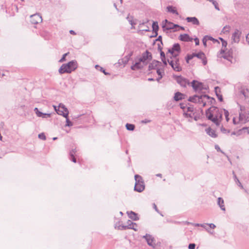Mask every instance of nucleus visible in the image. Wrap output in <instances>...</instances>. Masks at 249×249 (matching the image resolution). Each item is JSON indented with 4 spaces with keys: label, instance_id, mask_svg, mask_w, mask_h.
<instances>
[{
    "label": "nucleus",
    "instance_id": "3c124183",
    "mask_svg": "<svg viewBox=\"0 0 249 249\" xmlns=\"http://www.w3.org/2000/svg\"><path fill=\"white\" fill-rule=\"evenodd\" d=\"M212 3L213 5V6H214V8H215V9H216L218 11L220 10V8L219 7L218 3V2L216 0H214Z\"/></svg>",
    "mask_w": 249,
    "mask_h": 249
},
{
    "label": "nucleus",
    "instance_id": "4468645a",
    "mask_svg": "<svg viewBox=\"0 0 249 249\" xmlns=\"http://www.w3.org/2000/svg\"><path fill=\"white\" fill-rule=\"evenodd\" d=\"M186 97V94L182 93L179 91H177L175 93L173 99L176 102H178L183 99H185Z\"/></svg>",
    "mask_w": 249,
    "mask_h": 249
},
{
    "label": "nucleus",
    "instance_id": "6ab92c4d",
    "mask_svg": "<svg viewBox=\"0 0 249 249\" xmlns=\"http://www.w3.org/2000/svg\"><path fill=\"white\" fill-rule=\"evenodd\" d=\"M126 213L128 217L134 221H138L140 219L138 213L132 211H127Z\"/></svg>",
    "mask_w": 249,
    "mask_h": 249
},
{
    "label": "nucleus",
    "instance_id": "5701e85b",
    "mask_svg": "<svg viewBox=\"0 0 249 249\" xmlns=\"http://www.w3.org/2000/svg\"><path fill=\"white\" fill-rule=\"evenodd\" d=\"M186 20L188 22H191L193 25H199V21L198 19L195 17H187Z\"/></svg>",
    "mask_w": 249,
    "mask_h": 249
},
{
    "label": "nucleus",
    "instance_id": "a18cd8bd",
    "mask_svg": "<svg viewBox=\"0 0 249 249\" xmlns=\"http://www.w3.org/2000/svg\"><path fill=\"white\" fill-rule=\"evenodd\" d=\"M216 103V101L213 97H211V99L209 100L208 104L210 105H215Z\"/></svg>",
    "mask_w": 249,
    "mask_h": 249
},
{
    "label": "nucleus",
    "instance_id": "7c9ffc66",
    "mask_svg": "<svg viewBox=\"0 0 249 249\" xmlns=\"http://www.w3.org/2000/svg\"><path fill=\"white\" fill-rule=\"evenodd\" d=\"M152 28L153 33H158L159 29L158 22L156 21H153Z\"/></svg>",
    "mask_w": 249,
    "mask_h": 249
},
{
    "label": "nucleus",
    "instance_id": "f3484780",
    "mask_svg": "<svg viewBox=\"0 0 249 249\" xmlns=\"http://www.w3.org/2000/svg\"><path fill=\"white\" fill-rule=\"evenodd\" d=\"M178 39L180 41L184 42H192L193 40V38L190 37V36L187 34L180 35L178 37Z\"/></svg>",
    "mask_w": 249,
    "mask_h": 249
},
{
    "label": "nucleus",
    "instance_id": "f03ea898",
    "mask_svg": "<svg viewBox=\"0 0 249 249\" xmlns=\"http://www.w3.org/2000/svg\"><path fill=\"white\" fill-rule=\"evenodd\" d=\"M78 67L76 60H72L67 63L63 64L58 70L60 74L64 73H71L74 71Z\"/></svg>",
    "mask_w": 249,
    "mask_h": 249
},
{
    "label": "nucleus",
    "instance_id": "ea45409f",
    "mask_svg": "<svg viewBox=\"0 0 249 249\" xmlns=\"http://www.w3.org/2000/svg\"><path fill=\"white\" fill-rule=\"evenodd\" d=\"M180 53H177V52L174 53H173L171 54V56H169L170 59L179 58L178 56Z\"/></svg>",
    "mask_w": 249,
    "mask_h": 249
},
{
    "label": "nucleus",
    "instance_id": "c85d7f7f",
    "mask_svg": "<svg viewBox=\"0 0 249 249\" xmlns=\"http://www.w3.org/2000/svg\"><path fill=\"white\" fill-rule=\"evenodd\" d=\"M135 183V185H137L138 184L143 183L144 181L142 179V178L139 175L136 174L134 176Z\"/></svg>",
    "mask_w": 249,
    "mask_h": 249
},
{
    "label": "nucleus",
    "instance_id": "f704fd0d",
    "mask_svg": "<svg viewBox=\"0 0 249 249\" xmlns=\"http://www.w3.org/2000/svg\"><path fill=\"white\" fill-rule=\"evenodd\" d=\"M233 178L234 179L235 182L236 183L237 185L241 187V188L243 189V186L242 185L241 183L240 182L238 178H237L236 175L235 174L234 172L233 171Z\"/></svg>",
    "mask_w": 249,
    "mask_h": 249
},
{
    "label": "nucleus",
    "instance_id": "473e14b6",
    "mask_svg": "<svg viewBox=\"0 0 249 249\" xmlns=\"http://www.w3.org/2000/svg\"><path fill=\"white\" fill-rule=\"evenodd\" d=\"M243 132H247V133L249 135V128L248 127H243L242 128L239 129L237 131L238 135H241Z\"/></svg>",
    "mask_w": 249,
    "mask_h": 249
},
{
    "label": "nucleus",
    "instance_id": "79ce46f5",
    "mask_svg": "<svg viewBox=\"0 0 249 249\" xmlns=\"http://www.w3.org/2000/svg\"><path fill=\"white\" fill-rule=\"evenodd\" d=\"M149 20L148 19H146L145 20H143L142 21H140V24L139 25V28H141L142 25H145V24L149 22Z\"/></svg>",
    "mask_w": 249,
    "mask_h": 249
},
{
    "label": "nucleus",
    "instance_id": "4c0bfd02",
    "mask_svg": "<svg viewBox=\"0 0 249 249\" xmlns=\"http://www.w3.org/2000/svg\"><path fill=\"white\" fill-rule=\"evenodd\" d=\"M66 118V124L65 126L70 127L73 125V123L70 120L69 115L68 117H65Z\"/></svg>",
    "mask_w": 249,
    "mask_h": 249
},
{
    "label": "nucleus",
    "instance_id": "7ed1b4c3",
    "mask_svg": "<svg viewBox=\"0 0 249 249\" xmlns=\"http://www.w3.org/2000/svg\"><path fill=\"white\" fill-rule=\"evenodd\" d=\"M195 57L201 59L202 64L204 66H205L207 64V59L205 54L202 51H200L197 53H193L191 54L188 53L185 57V60L187 64L190 63V61L193 59Z\"/></svg>",
    "mask_w": 249,
    "mask_h": 249
},
{
    "label": "nucleus",
    "instance_id": "e433bc0d",
    "mask_svg": "<svg viewBox=\"0 0 249 249\" xmlns=\"http://www.w3.org/2000/svg\"><path fill=\"white\" fill-rule=\"evenodd\" d=\"M239 120L240 121H243L244 120H245L244 123H246L247 122H246V116L245 115V112H241L239 113Z\"/></svg>",
    "mask_w": 249,
    "mask_h": 249
},
{
    "label": "nucleus",
    "instance_id": "cd10ccee",
    "mask_svg": "<svg viewBox=\"0 0 249 249\" xmlns=\"http://www.w3.org/2000/svg\"><path fill=\"white\" fill-rule=\"evenodd\" d=\"M167 10L168 12L175 14L176 15H179L176 8L172 5H168L167 7Z\"/></svg>",
    "mask_w": 249,
    "mask_h": 249
},
{
    "label": "nucleus",
    "instance_id": "13d9d810",
    "mask_svg": "<svg viewBox=\"0 0 249 249\" xmlns=\"http://www.w3.org/2000/svg\"><path fill=\"white\" fill-rule=\"evenodd\" d=\"M214 92L215 93V95H216V94L220 93L221 89L218 86L214 87Z\"/></svg>",
    "mask_w": 249,
    "mask_h": 249
},
{
    "label": "nucleus",
    "instance_id": "e2e57ef3",
    "mask_svg": "<svg viewBox=\"0 0 249 249\" xmlns=\"http://www.w3.org/2000/svg\"><path fill=\"white\" fill-rule=\"evenodd\" d=\"M202 118V116L199 114L198 115H196L194 117V119L195 121H197L198 120L201 119Z\"/></svg>",
    "mask_w": 249,
    "mask_h": 249
},
{
    "label": "nucleus",
    "instance_id": "72a5a7b5",
    "mask_svg": "<svg viewBox=\"0 0 249 249\" xmlns=\"http://www.w3.org/2000/svg\"><path fill=\"white\" fill-rule=\"evenodd\" d=\"M125 127L127 130L133 131L135 128V125L132 124L126 123Z\"/></svg>",
    "mask_w": 249,
    "mask_h": 249
},
{
    "label": "nucleus",
    "instance_id": "ddd939ff",
    "mask_svg": "<svg viewBox=\"0 0 249 249\" xmlns=\"http://www.w3.org/2000/svg\"><path fill=\"white\" fill-rule=\"evenodd\" d=\"M42 22V18L39 13L32 14V24H37Z\"/></svg>",
    "mask_w": 249,
    "mask_h": 249
},
{
    "label": "nucleus",
    "instance_id": "c9c22d12",
    "mask_svg": "<svg viewBox=\"0 0 249 249\" xmlns=\"http://www.w3.org/2000/svg\"><path fill=\"white\" fill-rule=\"evenodd\" d=\"M156 72L159 76H163L164 75V70L163 68H157L156 69Z\"/></svg>",
    "mask_w": 249,
    "mask_h": 249
},
{
    "label": "nucleus",
    "instance_id": "412c9836",
    "mask_svg": "<svg viewBox=\"0 0 249 249\" xmlns=\"http://www.w3.org/2000/svg\"><path fill=\"white\" fill-rule=\"evenodd\" d=\"M205 131L207 134L212 138H215L218 136L217 134L216 133L215 131L213 130L210 127H209L208 128H206L205 129Z\"/></svg>",
    "mask_w": 249,
    "mask_h": 249
},
{
    "label": "nucleus",
    "instance_id": "69168bd1",
    "mask_svg": "<svg viewBox=\"0 0 249 249\" xmlns=\"http://www.w3.org/2000/svg\"><path fill=\"white\" fill-rule=\"evenodd\" d=\"M74 118L78 119H83L85 117V115L84 114H80V115H77V116H74Z\"/></svg>",
    "mask_w": 249,
    "mask_h": 249
},
{
    "label": "nucleus",
    "instance_id": "dca6fc26",
    "mask_svg": "<svg viewBox=\"0 0 249 249\" xmlns=\"http://www.w3.org/2000/svg\"><path fill=\"white\" fill-rule=\"evenodd\" d=\"M34 111L36 116L38 117H41L42 118H47L49 117H51V113H43L41 111H40L37 107H35L34 108Z\"/></svg>",
    "mask_w": 249,
    "mask_h": 249
},
{
    "label": "nucleus",
    "instance_id": "8fccbe9b",
    "mask_svg": "<svg viewBox=\"0 0 249 249\" xmlns=\"http://www.w3.org/2000/svg\"><path fill=\"white\" fill-rule=\"evenodd\" d=\"M153 208L155 209V210L158 213H159L161 216H163V215L162 214V213L159 210V209H158L156 205L155 204V203H153Z\"/></svg>",
    "mask_w": 249,
    "mask_h": 249
},
{
    "label": "nucleus",
    "instance_id": "aec40b11",
    "mask_svg": "<svg viewBox=\"0 0 249 249\" xmlns=\"http://www.w3.org/2000/svg\"><path fill=\"white\" fill-rule=\"evenodd\" d=\"M241 32L237 29H236L232 35V39L234 42H238L240 40V35Z\"/></svg>",
    "mask_w": 249,
    "mask_h": 249
},
{
    "label": "nucleus",
    "instance_id": "de8ad7c7",
    "mask_svg": "<svg viewBox=\"0 0 249 249\" xmlns=\"http://www.w3.org/2000/svg\"><path fill=\"white\" fill-rule=\"evenodd\" d=\"M207 35L205 36L202 38V43L204 47H207V41L208 40L207 39Z\"/></svg>",
    "mask_w": 249,
    "mask_h": 249
},
{
    "label": "nucleus",
    "instance_id": "5fc2aeb1",
    "mask_svg": "<svg viewBox=\"0 0 249 249\" xmlns=\"http://www.w3.org/2000/svg\"><path fill=\"white\" fill-rule=\"evenodd\" d=\"M160 53V57L161 59H164L166 58L165 54L163 51H159Z\"/></svg>",
    "mask_w": 249,
    "mask_h": 249
},
{
    "label": "nucleus",
    "instance_id": "b1692460",
    "mask_svg": "<svg viewBox=\"0 0 249 249\" xmlns=\"http://www.w3.org/2000/svg\"><path fill=\"white\" fill-rule=\"evenodd\" d=\"M145 189V185L144 183L141 184H138L137 185H135L134 188V190L135 192L141 193Z\"/></svg>",
    "mask_w": 249,
    "mask_h": 249
},
{
    "label": "nucleus",
    "instance_id": "0e129e2a",
    "mask_svg": "<svg viewBox=\"0 0 249 249\" xmlns=\"http://www.w3.org/2000/svg\"><path fill=\"white\" fill-rule=\"evenodd\" d=\"M245 115L246 116V122L249 121V110L245 111Z\"/></svg>",
    "mask_w": 249,
    "mask_h": 249
},
{
    "label": "nucleus",
    "instance_id": "2eb2a0df",
    "mask_svg": "<svg viewBox=\"0 0 249 249\" xmlns=\"http://www.w3.org/2000/svg\"><path fill=\"white\" fill-rule=\"evenodd\" d=\"M161 65V63L160 61L154 59L152 60L151 63L149 64L148 70L150 71L152 70H156L158 66Z\"/></svg>",
    "mask_w": 249,
    "mask_h": 249
},
{
    "label": "nucleus",
    "instance_id": "39448f33",
    "mask_svg": "<svg viewBox=\"0 0 249 249\" xmlns=\"http://www.w3.org/2000/svg\"><path fill=\"white\" fill-rule=\"evenodd\" d=\"M173 78L176 80L177 83L181 87L186 88L187 85L191 86V82L189 80L182 75H173Z\"/></svg>",
    "mask_w": 249,
    "mask_h": 249
},
{
    "label": "nucleus",
    "instance_id": "338daca9",
    "mask_svg": "<svg viewBox=\"0 0 249 249\" xmlns=\"http://www.w3.org/2000/svg\"><path fill=\"white\" fill-rule=\"evenodd\" d=\"M194 111V107L193 106H190L187 107V112H193Z\"/></svg>",
    "mask_w": 249,
    "mask_h": 249
},
{
    "label": "nucleus",
    "instance_id": "052dcab7",
    "mask_svg": "<svg viewBox=\"0 0 249 249\" xmlns=\"http://www.w3.org/2000/svg\"><path fill=\"white\" fill-rule=\"evenodd\" d=\"M131 19L128 20V22L129 24L132 25V26H134V25H136V23L133 20V17L131 16Z\"/></svg>",
    "mask_w": 249,
    "mask_h": 249
},
{
    "label": "nucleus",
    "instance_id": "423d86ee",
    "mask_svg": "<svg viewBox=\"0 0 249 249\" xmlns=\"http://www.w3.org/2000/svg\"><path fill=\"white\" fill-rule=\"evenodd\" d=\"M139 59L140 61H142V63L144 65H147L152 60V54L151 53L146 50L142 53Z\"/></svg>",
    "mask_w": 249,
    "mask_h": 249
},
{
    "label": "nucleus",
    "instance_id": "1a4fd4ad",
    "mask_svg": "<svg viewBox=\"0 0 249 249\" xmlns=\"http://www.w3.org/2000/svg\"><path fill=\"white\" fill-rule=\"evenodd\" d=\"M165 22L167 23L168 24H172V26H165V25H162V27L163 28V30L164 31L165 30H169L173 29L174 32H176L178 31H179V30H177L176 28H178V26H179V25L174 24L173 22L171 21H169L167 19H165L164 20Z\"/></svg>",
    "mask_w": 249,
    "mask_h": 249
},
{
    "label": "nucleus",
    "instance_id": "4d7b16f0",
    "mask_svg": "<svg viewBox=\"0 0 249 249\" xmlns=\"http://www.w3.org/2000/svg\"><path fill=\"white\" fill-rule=\"evenodd\" d=\"M217 98H218V100H219V102H223V96L220 93H219V94H216V95Z\"/></svg>",
    "mask_w": 249,
    "mask_h": 249
},
{
    "label": "nucleus",
    "instance_id": "c03bdc74",
    "mask_svg": "<svg viewBox=\"0 0 249 249\" xmlns=\"http://www.w3.org/2000/svg\"><path fill=\"white\" fill-rule=\"evenodd\" d=\"M214 148L217 152H220L222 153L223 154H224V155L227 156L226 155V154L221 149L220 147L218 145L215 144L214 146Z\"/></svg>",
    "mask_w": 249,
    "mask_h": 249
},
{
    "label": "nucleus",
    "instance_id": "680f3d73",
    "mask_svg": "<svg viewBox=\"0 0 249 249\" xmlns=\"http://www.w3.org/2000/svg\"><path fill=\"white\" fill-rule=\"evenodd\" d=\"M196 244L195 243H190L188 245L189 249H195Z\"/></svg>",
    "mask_w": 249,
    "mask_h": 249
},
{
    "label": "nucleus",
    "instance_id": "9b49d317",
    "mask_svg": "<svg viewBox=\"0 0 249 249\" xmlns=\"http://www.w3.org/2000/svg\"><path fill=\"white\" fill-rule=\"evenodd\" d=\"M142 238L145 239L148 246L152 247L154 248H155L156 245L153 243L155 239L151 235L146 233L145 235L143 236Z\"/></svg>",
    "mask_w": 249,
    "mask_h": 249
},
{
    "label": "nucleus",
    "instance_id": "a211bd4d",
    "mask_svg": "<svg viewBox=\"0 0 249 249\" xmlns=\"http://www.w3.org/2000/svg\"><path fill=\"white\" fill-rule=\"evenodd\" d=\"M133 54V51H130L126 56H125L123 58L119 60V63H120V61L121 60L122 63L125 66L130 60L131 56Z\"/></svg>",
    "mask_w": 249,
    "mask_h": 249
},
{
    "label": "nucleus",
    "instance_id": "37998d69",
    "mask_svg": "<svg viewBox=\"0 0 249 249\" xmlns=\"http://www.w3.org/2000/svg\"><path fill=\"white\" fill-rule=\"evenodd\" d=\"M38 138L40 140H46V137L45 135V133L43 132L40 133L38 135Z\"/></svg>",
    "mask_w": 249,
    "mask_h": 249
},
{
    "label": "nucleus",
    "instance_id": "6e6d98bb",
    "mask_svg": "<svg viewBox=\"0 0 249 249\" xmlns=\"http://www.w3.org/2000/svg\"><path fill=\"white\" fill-rule=\"evenodd\" d=\"M200 96H202V100L203 98H206L208 100H210V99H211V97H212L210 96L209 95L206 94H202L200 95Z\"/></svg>",
    "mask_w": 249,
    "mask_h": 249
},
{
    "label": "nucleus",
    "instance_id": "c756f323",
    "mask_svg": "<svg viewBox=\"0 0 249 249\" xmlns=\"http://www.w3.org/2000/svg\"><path fill=\"white\" fill-rule=\"evenodd\" d=\"M129 226L121 225L118 227V229L119 230H125L126 229L133 230L134 231H137L138 230L134 228V226L128 227Z\"/></svg>",
    "mask_w": 249,
    "mask_h": 249
},
{
    "label": "nucleus",
    "instance_id": "49530a36",
    "mask_svg": "<svg viewBox=\"0 0 249 249\" xmlns=\"http://www.w3.org/2000/svg\"><path fill=\"white\" fill-rule=\"evenodd\" d=\"M69 53H65L64 54H63L62 57L59 60V62H63L66 61V56H67V55Z\"/></svg>",
    "mask_w": 249,
    "mask_h": 249
},
{
    "label": "nucleus",
    "instance_id": "2f4dec72",
    "mask_svg": "<svg viewBox=\"0 0 249 249\" xmlns=\"http://www.w3.org/2000/svg\"><path fill=\"white\" fill-rule=\"evenodd\" d=\"M95 67L97 70H98V71H100L101 72H103L105 75H110V73L109 72H107L104 68L101 67L99 65H96Z\"/></svg>",
    "mask_w": 249,
    "mask_h": 249
},
{
    "label": "nucleus",
    "instance_id": "bf43d9fd",
    "mask_svg": "<svg viewBox=\"0 0 249 249\" xmlns=\"http://www.w3.org/2000/svg\"><path fill=\"white\" fill-rule=\"evenodd\" d=\"M183 116L185 118H192L193 117V116H192V114L188 113V112H184L183 113Z\"/></svg>",
    "mask_w": 249,
    "mask_h": 249
},
{
    "label": "nucleus",
    "instance_id": "f8f14e48",
    "mask_svg": "<svg viewBox=\"0 0 249 249\" xmlns=\"http://www.w3.org/2000/svg\"><path fill=\"white\" fill-rule=\"evenodd\" d=\"M188 101L194 103L201 104L202 102V96H200V95L195 94L190 96L188 99Z\"/></svg>",
    "mask_w": 249,
    "mask_h": 249
},
{
    "label": "nucleus",
    "instance_id": "58836bf2",
    "mask_svg": "<svg viewBox=\"0 0 249 249\" xmlns=\"http://www.w3.org/2000/svg\"><path fill=\"white\" fill-rule=\"evenodd\" d=\"M207 39H208V40H211V41H213V43H217L218 44H220V42L218 39L213 38V37H212L211 36L207 35Z\"/></svg>",
    "mask_w": 249,
    "mask_h": 249
},
{
    "label": "nucleus",
    "instance_id": "4be33fe9",
    "mask_svg": "<svg viewBox=\"0 0 249 249\" xmlns=\"http://www.w3.org/2000/svg\"><path fill=\"white\" fill-rule=\"evenodd\" d=\"M168 63H169V65L171 67V68L173 69V70L176 71H182V68L176 66L175 65L174 61L173 59H169L168 61Z\"/></svg>",
    "mask_w": 249,
    "mask_h": 249
},
{
    "label": "nucleus",
    "instance_id": "f257e3e1",
    "mask_svg": "<svg viewBox=\"0 0 249 249\" xmlns=\"http://www.w3.org/2000/svg\"><path fill=\"white\" fill-rule=\"evenodd\" d=\"M205 115L208 120L211 121L216 126H219L223 119V112L218 107L212 106L205 110Z\"/></svg>",
    "mask_w": 249,
    "mask_h": 249
},
{
    "label": "nucleus",
    "instance_id": "603ef678",
    "mask_svg": "<svg viewBox=\"0 0 249 249\" xmlns=\"http://www.w3.org/2000/svg\"><path fill=\"white\" fill-rule=\"evenodd\" d=\"M174 61L175 65H176V66L181 67L180 66V63H179V58L174 59Z\"/></svg>",
    "mask_w": 249,
    "mask_h": 249
},
{
    "label": "nucleus",
    "instance_id": "0eeeda50",
    "mask_svg": "<svg viewBox=\"0 0 249 249\" xmlns=\"http://www.w3.org/2000/svg\"><path fill=\"white\" fill-rule=\"evenodd\" d=\"M54 109L58 115H61L64 117H68L69 115L68 109L64 105H62L61 106V104L59 105L58 108H56V107H54Z\"/></svg>",
    "mask_w": 249,
    "mask_h": 249
},
{
    "label": "nucleus",
    "instance_id": "09e8293b",
    "mask_svg": "<svg viewBox=\"0 0 249 249\" xmlns=\"http://www.w3.org/2000/svg\"><path fill=\"white\" fill-rule=\"evenodd\" d=\"M156 41H159L160 42V44L163 45V42H162V37L161 36H159L158 37L154 40V42Z\"/></svg>",
    "mask_w": 249,
    "mask_h": 249
},
{
    "label": "nucleus",
    "instance_id": "bb28decb",
    "mask_svg": "<svg viewBox=\"0 0 249 249\" xmlns=\"http://www.w3.org/2000/svg\"><path fill=\"white\" fill-rule=\"evenodd\" d=\"M217 204L218 205L221 210L225 211L226 209L224 205V201L222 197H219L218 198Z\"/></svg>",
    "mask_w": 249,
    "mask_h": 249
},
{
    "label": "nucleus",
    "instance_id": "6e6552de",
    "mask_svg": "<svg viewBox=\"0 0 249 249\" xmlns=\"http://www.w3.org/2000/svg\"><path fill=\"white\" fill-rule=\"evenodd\" d=\"M181 49L180 44L178 43H174L171 48H168L166 54L170 53V54L175 52L181 53Z\"/></svg>",
    "mask_w": 249,
    "mask_h": 249
},
{
    "label": "nucleus",
    "instance_id": "a19ab883",
    "mask_svg": "<svg viewBox=\"0 0 249 249\" xmlns=\"http://www.w3.org/2000/svg\"><path fill=\"white\" fill-rule=\"evenodd\" d=\"M220 130L221 132L224 134L229 133L230 132V130L227 129L223 125H222L221 127H220Z\"/></svg>",
    "mask_w": 249,
    "mask_h": 249
},
{
    "label": "nucleus",
    "instance_id": "20e7f679",
    "mask_svg": "<svg viewBox=\"0 0 249 249\" xmlns=\"http://www.w3.org/2000/svg\"><path fill=\"white\" fill-rule=\"evenodd\" d=\"M191 87H192L193 90L196 92L200 93L202 90L207 89V88L204 87V84L196 80H193L191 82Z\"/></svg>",
    "mask_w": 249,
    "mask_h": 249
},
{
    "label": "nucleus",
    "instance_id": "393cba45",
    "mask_svg": "<svg viewBox=\"0 0 249 249\" xmlns=\"http://www.w3.org/2000/svg\"><path fill=\"white\" fill-rule=\"evenodd\" d=\"M76 152V149H72L70 151L69 153V159L74 163L76 162V159L74 156Z\"/></svg>",
    "mask_w": 249,
    "mask_h": 249
},
{
    "label": "nucleus",
    "instance_id": "864d4df0",
    "mask_svg": "<svg viewBox=\"0 0 249 249\" xmlns=\"http://www.w3.org/2000/svg\"><path fill=\"white\" fill-rule=\"evenodd\" d=\"M127 223L128 224L127 226H129L128 227L134 226V225L137 226L136 223H134L130 220H128Z\"/></svg>",
    "mask_w": 249,
    "mask_h": 249
},
{
    "label": "nucleus",
    "instance_id": "774afa93",
    "mask_svg": "<svg viewBox=\"0 0 249 249\" xmlns=\"http://www.w3.org/2000/svg\"><path fill=\"white\" fill-rule=\"evenodd\" d=\"M169 59H161V61L162 62V63L164 66H166L167 65V63Z\"/></svg>",
    "mask_w": 249,
    "mask_h": 249
},
{
    "label": "nucleus",
    "instance_id": "9d476101",
    "mask_svg": "<svg viewBox=\"0 0 249 249\" xmlns=\"http://www.w3.org/2000/svg\"><path fill=\"white\" fill-rule=\"evenodd\" d=\"M144 66L145 65L142 63V61H140V59L139 58L138 61L133 63L130 67V69L132 71L141 70L143 68Z\"/></svg>",
    "mask_w": 249,
    "mask_h": 249
},
{
    "label": "nucleus",
    "instance_id": "a878e982",
    "mask_svg": "<svg viewBox=\"0 0 249 249\" xmlns=\"http://www.w3.org/2000/svg\"><path fill=\"white\" fill-rule=\"evenodd\" d=\"M232 51L229 50L227 52L225 53L222 56V57L229 61H231V59L232 58Z\"/></svg>",
    "mask_w": 249,
    "mask_h": 249
}]
</instances>
